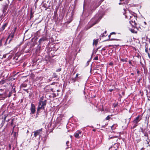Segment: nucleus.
Segmentation results:
<instances>
[{
	"label": "nucleus",
	"mask_w": 150,
	"mask_h": 150,
	"mask_svg": "<svg viewBox=\"0 0 150 150\" xmlns=\"http://www.w3.org/2000/svg\"><path fill=\"white\" fill-rule=\"evenodd\" d=\"M99 6V4H97V2L94 1L92 2L91 4L90 7L88 8V12L89 15L91 14L94 11L96 8Z\"/></svg>",
	"instance_id": "f257e3e1"
},
{
	"label": "nucleus",
	"mask_w": 150,
	"mask_h": 150,
	"mask_svg": "<svg viewBox=\"0 0 150 150\" xmlns=\"http://www.w3.org/2000/svg\"><path fill=\"white\" fill-rule=\"evenodd\" d=\"M102 17L101 15L100 16L99 14H96L94 18L92 19L90 21V23H92V24L90 26V28L92 27L98 23L102 18Z\"/></svg>",
	"instance_id": "f03ea898"
},
{
	"label": "nucleus",
	"mask_w": 150,
	"mask_h": 150,
	"mask_svg": "<svg viewBox=\"0 0 150 150\" xmlns=\"http://www.w3.org/2000/svg\"><path fill=\"white\" fill-rule=\"evenodd\" d=\"M47 101L46 100L44 101H39L38 102V107L37 110V112L40 110H45V108L47 104Z\"/></svg>",
	"instance_id": "7ed1b4c3"
},
{
	"label": "nucleus",
	"mask_w": 150,
	"mask_h": 150,
	"mask_svg": "<svg viewBox=\"0 0 150 150\" xmlns=\"http://www.w3.org/2000/svg\"><path fill=\"white\" fill-rule=\"evenodd\" d=\"M142 119V116L139 115L136 117L133 121V126L132 127V129H134L138 125V123Z\"/></svg>",
	"instance_id": "20e7f679"
},
{
	"label": "nucleus",
	"mask_w": 150,
	"mask_h": 150,
	"mask_svg": "<svg viewBox=\"0 0 150 150\" xmlns=\"http://www.w3.org/2000/svg\"><path fill=\"white\" fill-rule=\"evenodd\" d=\"M130 18H133L132 19L131 21H129V23L133 26H134L136 25V23L135 22V19H136L137 17L134 15H132L130 16Z\"/></svg>",
	"instance_id": "39448f33"
},
{
	"label": "nucleus",
	"mask_w": 150,
	"mask_h": 150,
	"mask_svg": "<svg viewBox=\"0 0 150 150\" xmlns=\"http://www.w3.org/2000/svg\"><path fill=\"white\" fill-rule=\"evenodd\" d=\"M42 129L41 128L40 129H39L37 130L36 131H35L34 132V136L35 137H36L37 136L39 135L40 137L41 136V134H42Z\"/></svg>",
	"instance_id": "423d86ee"
},
{
	"label": "nucleus",
	"mask_w": 150,
	"mask_h": 150,
	"mask_svg": "<svg viewBox=\"0 0 150 150\" xmlns=\"http://www.w3.org/2000/svg\"><path fill=\"white\" fill-rule=\"evenodd\" d=\"M7 97V93L6 91L0 94V100H4Z\"/></svg>",
	"instance_id": "0eeeda50"
},
{
	"label": "nucleus",
	"mask_w": 150,
	"mask_h": 150,
	"mask_svg": "<svg viewBox=\"0 0 150 150\" xmlns=\"http://www.w3.org/2000/svg\"><path fill=\"white\" fill-rule=\"evenodd\" d=\"M47 40V38L46 36H44L41 38H40L39 41V45H40V44L45 41Z\"/></svg>",
	"instance_id": "6e6552de"
},
{
	"label": "nucleus",
	"mask_w": 150,
	"mask_h": 150,
	"mask_svg": "<svg viewBox=\"0 0 150 150\" xmlns=\"http://www.w3.org/2000/svg\"><path fill=\"white\" fill-rule=\"evenodd\" d=\"M15 33H14L11 32V34L9 35L8 36L6 40V42L7 40H8V39L9 38H11V39L9 40V41L8 42V43H10L11 40H12V38L14 37V35Z\"/></svg>",
	"instance_id": "1a4fd4ad"
},
{
	"label": "nucleus",
	"mask_w": 150,
	"mask_h": 150,
	"mask_svg": "<svg viewBox=\"0 0 150 150\" xmlns=\"http://www.w3.org/2000/svg\"><path fill=\"white\" fill-rule=\"evenodd\" d=\"M30 110L31 111V113L34 114L35 113V107L33 103L31 104V107Z\"/></svg>",
	"instance_id": "9d476101"
},
{
	"label": "nucleus",
	"mask_w": 150,
	"mask_h": 150,
	"mask_svg": "<svg viewBox=\"0 0 150 150\" xmlns=\"http://www.w3.org/2000/svg\"><path fill=\"white\" fill-rule=\"evenodd\" d=\"M80 134H81V132L80 131H79L75 133L74 134V135L76 138L77 139H79L80 138Z\"/></svg>",
	"instance_id": "9b49d317"
},
{
	"label": "nucleus",
	"mask_w": 150,
	"mask_h": 150,
	"mask_svg": "<svg viewBox=\"0 0 150 150\" xmlns=\"http://www.w3.org/2000/svg\"><path fill=\"white\" fill-rule=\"evenodd\" d=\"M143 134H144V136L145 137V138H144V139H145L146 140V144H149V142L147 140V139H149V138H148V133H147V132H144V133H143Z\"/></svg>",
	"instance_id": "f8f14e48"
},
{
	"label": "nucleus",
	"mask_w": 150,
	"mask_h": 150,
	"mask_svg": "<svg viewBox=\"0 0 150 150\" xmlns=\"http://www.w3.org/2000/svg\"><path fill=\"white\" fill-rule=\"evenodd\" d=\"M111 35L110 34V35H108V38H109V40L110 41H112L113 40H117V41H118L119 40H120L118 39H116V38H110V37Z\"/></svg>",
	"instance_id": "ddd939ff"
},
{
	"label": "nucleus",
	"mask_w": 150,
	"mask_h": 150,
	"mask_svg": "<svg viewBox=\"0 0 150 150\" xmlns=\"http://www.w3.org/2000/svg\"><path fill=\"white\" fill-rule=\"evenodd\" d=\"M98 39H97L96 40H93V45H95L96 46L98 44Z\"/></svg>",
	"instance_id": "4468645a"
},
{
	"label": "nucleus",
	"mask_w": 150,
	"mask_h": 150,
	"mask_svg": "<svg viewBox=\"0 0 150 150\" xmlns=\"http://www.w3.org/2000/svg\"><path fill=\"white\" fill-rule=\"evenodd\" d=\"M7 25L8 23H5L1 28V30L2 31L4 30L5 29V27L7 26Z\"/></svg>",
	"instance_id": "2eb2a0df"
},
{
	"label": "nucleus",
	"mask_w": 150,
	"mask_h": 150,
	"mask_svg": "<svg viewBox=\"0 0 150 150\" xmlns=\"http://www.w3.org/2000/svg\"><path fill=\"white\" fill-rule=\"evenodd\" d=\"M8 7V6L7 5H5L4 6L3 8V13L5 12Z\"/></svg>",
	"instance_id": "dca6fc26"
},
{
	"label": "nucleus",
	"mask_w": 150,
	"mask_h": 150,
	"mask_svg": "<svg viewBox=\"0 0 150 150\" xmlns=\"http://www.w3.org/2000/svg\"><path fill=\"white\" fill-rule=\"evenodd\" d=\"M145 51L147 53H148V47L147 46V43H145Z\"/></svg>",
	"instance_id": "f3484780"
},
{
	"label": "nucleus",
	"mask_w": 150,
	"mask_h": 150,
	"mask_svg": "<svg viewBox=\"0 0 150 150\" xmlns=\"http://www.w3.org/2000/svg\"><path fill=\"white\" fill-rule=\"evenodd\" d=\"M127 58H125V59H123V58H120V60L123 62H127Z\"/></svg>",
	"instance_id": "a211bd4d"
},
{
	"label": "nucleus",
	"mask_w": 150,
	"mask_h": 150,
	"mask_svg": "<svg viewBox=\"0 0 150 150\" xmlns=\"http://www.w3.org/2000/svg\"><path fill=\"white\" fill-rule=\"evenodd\" d=\"M116 127H117V125L114 124L111 127V128L112 130L115 129Z\"/></svg>",
	"instance_id": "6ab92c4d"
},
{
	"label": "nucleus",
	"mask_w": 150,
	"mask_h": 150,
	"mask_svg": "<svg viewBox=\"0 0 150 150\" xmlns=\"http://www.w3.org/2000/svg\"><path fill=\"white\" fill-rule=\"evenodd\" d=\"M71 79L73 82H74L76 81H77V79H76V78H72Z\"/></svg>",
	"instance_id": "aec40b11"
},
{
	"label": "nucleus",
	"mask_w": 150,
	"mask_h": 150,
	"mask_svg": "<svg viewBox=\"0 0 150 150\" xmlns=\"http://www.w3.org/2000/svg\"><path fill=\"white\" fill-rule=\"evenodd\" d=\"M69 143V141H67V142L66 144L67 147L66 148V149H67L68 148H69V145H68V144Z\"/></svg>",
	"instance_id": "412c9836"
},
{
	"label": "nucleus",
	"mask_w": 150,
	"mask_h": 150,
	"mask_svg": "<svg viewBox=\"0 0 150 150\" xmlns=\"http://www.w3.org/2000/svg\"><path fill=\"white\" fill-rule=\"evenodd\" d=\"M52 76L54 78H57V76L55 73H53Z\"/></svg>",
	"instance_id": "4be33fe9"
},
{
	"label": "nucleus",
	"mask_w": 150,
	"mask_h": 150,
	"mask_svg": "<svg viewBox=\"0 0 150 150\" xmlns=\"http://www.w3.org/2000/svg\"><path fill=\"white\" fill-rule=\"evenodd\" d=\"M21 86L22 87H25L27 86V84L25 83L22 84Z\"/></svg>",
	"instance_id": "5701e85b"
},
{
	"label": "nucleus",
	"mask_w": 150,
	"mask_h": 150,
	"mask_svg": "<svg viewBox=\"0 0 150 150\" xmlns=\"http://www.w3.org/2000/svg\"><path fill=\"white\" fill-rule=\"evenodd\" d=\"M110 118L109 115L108 116L105 118L106 120H109Z\"/></svg>",
	"instance_id": "b1692460"
},
{
	"label": "nucleus",
	"mask_w": 150,
	"mask_h": 150,
	"mask_svg": "<svg viewBox=\"0 0 150 150\" xmlns=\"http://www.w3.org/2000/svg\"><path fill=\"white\" fill-rule=\"evenodd\" d=\"M12 94V93L11 92H10L8 94V95L7 96V97H11Z\"/></svg>",
	"instance_id": "393cba45"
},
{
	"label": "nucleus",
	"mask_w": 150,
	"mask_h": 150,
	"mask_svg": "<svg viewBox=\"0 0 150 150\" xmlns=\"http://www.w3.org/2000/svg\"><path fill=\"white\" fill-rule=\"evenodd\" d=\"M3 40V38H2L0 40V47L2 45V40Z\"/></svg>",
	"instance_id": "a878e982"
},
{
	"label": "nucleus",
	"mask_w": 150,
	"mask_h": 150,
	"mask_svg": "<svg viewBox=\"0 0 150 150\" xmlns=\"http://www.w3.org/2000/svg\"><path fill=\"white\" fill-rule=\"evenodd\" d=\"M62 70L61 68H60L56 70V71L59 72L60 71Z\"/></svg>",
	"instance_id": "bb28decb"
},
{
	"label": "nucleus",
	"mask_w": 150,
	"mask_h": 150,
	"mask_svg": "<svg viewBox=\"0 0 150 150\" xmlns=\"http://www.w3.org/2000/svg\"><path fill=\"white\" fill-rule=\"evenodd\" d=\"M98 56L96 57L93 59L94 60H98Z\"/></svg>",
	"instance_id": "cd10ccee"
},
{
	"label": "nucleus",
	"mask_w": 150,
	"mask_h": 150,
	"mask_svg": "<svg viewBox=\"0 0 150 150\" xmlns=\"http://www.w3.org/2000/svg\"><path fill=\"white\" fill-rule=\"evenodd\" d=\"M131 31L132 33H136V32H135V30H134V29H131Z\"/></svg>",
	"instance_id": "c85d7f7f"
},
{
	"label": "nucleus",
	"mask_w": 150,
	"mask_h": 150,
	"mask_svg": "<svg viewBox=\"0 0 150 150\" xmlns=\"http://www.w3.org/2000/svg\"><path fill=\"white\" fill-rule=\"evenodd\" d=\"M140 129H141V132L143 133H144V132H144V130H143V128H141V127L140 128Z\"/></svg>",
	"instance_id": "c756f323"
},
{
	"label": "nucleus",
	"mask_w": 150,
	"mask_h": 150,
	"mask_svg": "<svg viewBox=\"0 0 150 150\" xmlns=\"http://www.w3.org/2000/svg\"><path fill=\"white\" fill-rule=\"evenodd\" d=\"M72 20V19H71L69 21H67V23L68 24H69V23H70L71 21Z\"/></svg>",
	"instance_id": "7c9ffc66"
},
{
	"label": "nucleus",
	"mask_w": 150,
	"mask_h": 150,
	"mask_svg": "<svg viewBox=\"0 0 150 150\" xmlns=\"http://www.w3.org/2000/svg\"><path fill=\"white\" fill-rule=\"evenodd\" d=\"M16 29H17V28L16 27H15L14 29V30H13V32H12L13 33H15V32H16Z\"/></svg>",
	"instance_id": "2f4dec72"
},
{
	"label": "nucleus",
	"mask_w": 150,
	"mask_h": 150,
	"mask_svg": "<svg viewBox=\"0 0 150 150\" xmlns=\"http://www.w3.org/2000/svg\"><path fill=\"white\" fill-rule=\"evenodd\" d=\"M7 55V54H4L3 55V58H6V56Z\"/></svg>",
	"instance_id": "473e14b6"
},
{
	"label": "nucleus",
	"mask_w": 150,
	"mask_h": 150,
	"mask_svg": "<svg viewBox=\"0 0 150 150\" xmlns=\"http://www.w3.org/2000/svg\"><path fill=\"white\" fill-rule=\"evenodd\" d=\"M8 148L9 150H10L11 148V144H9L8 145Z\"/></svg>",
	"instance_id": "72a5a7b5"
},
{
	"label": "nucleus",
	"mask_w": 150,
	"mask_h": 150,
	"mask_svg": "<svg viewBox=\"0 0 150 150\" xmlns=\"http://www.w3.org/2000/svg\"><path fill=\"white\" fill-rule=\"evenodd\" d=\"M43 96L42 97L40 98L39 101H43Z\"/></svg>",
	"instance_id": "f704fd0d"
},
{
	"label": "nucleus",
	"mask_w": 150,
	"mask_h": 150,
	"mask_svg": "<svg viewBox=\"0 0 150 150\" xmlns=\"http://www.w3.org/2000/svg\"><path fill=\"white\" fill-rule=\"evenodd\" d=\"M106 33V31H105L104 33H103L102 36H105V34Z\"/></svg>",
	"instance_id": "c9c22d12"
},
{
	"label": "nucleus",
	"mask_w": 150,
	"mask_h": 150,
	"mask_svg": "<svg viewBox=\"0 0 150 150\" xmlns=\"http://www.w3.org/2000/svg\"><path fill=\"white\" fill-rule=\"evenodd\" d=\"M111 35H112V34H115V35L116 34V33L115 32H112L110 33Z\"/></svg>",
	"instance_id": "e433bc0d"
},
{
	"label": "nucleus",
	"mask_w": 150,
	"mask_h": 150,
	"mask_svg": "<svg viewBox=\"0 0 150 150\" xmlns=\"http://www.w3.org/2000/svg\"><path fill=\"white\" fill-rule=\"evenodd\" d=\"M116 137H110L109 138V139H112V138H115Z\"/></svg>",
	"instance_id": "4c0bfd02"
},
{
	"label": "nucleus",
	"mask_w": 150,
	"mask_h": 150,
	"mask_svg": "<svg viewBox=\"0 0 150 150\" xmlns=\"http://www.w3.org/2000/svg\"><path fill=\"white\" fill-rule=\"evenodd\" d=\"M79 74H77L76 75V77L75 78H76V79L78 77Z\"/></svg>",
	"instance_id": "58836bf2"
},
{
	"label": "nucleus",
	"mask_w": 150,
	"mask_h": 150,
	"mask_svg": "<svg viewBox=\"0 0 150 150\" xmlns=\"http://www.w3.org/2000/svg\"><path fill=\"white\" fill-rule=\"evenodd\" d=\"M113 64L112 62H110V63H109V64L110 65H113Z\"/></svg>",
	"instance_id": "ea45409f"
},
{
	"label": "nucleus",
	"mask_w": 150,
	"mask_h": 150,
	"mask_svg": "<svg viewBox=\"0 0 150 150\" xmlns=\"http://www.w3.org/2000/svg\"><path fill=\"white\" fill-rule=\"evenodd\" d=\"M105 49L104 48H103L102 49V51H105Z\"/></svg>",
	"instance_id": "a19ab883"
},
{
	"label": "nucleus",
	"mask_w": 150,
	"mask_h": 150,
	"mask_svg": "<svg viewBox=\"0 0 150 150\" xmlns=\"http://www.w3.org/2000/svg\"><path fill=\"white\" fill-rule=\"evenodd\" d=\"M137 74L139 75V71L138 70L137 71Z\"/></svg>",
	"instance_id": "79ce46f5"
},
{
	"label": "nucleus",
	"mask_w": 150,
	"mask_h": 150,
	"mask_svg": "<svg viewBox=\"0 0 150 150\" xmlns=\"http://www.w3.org/2000/svg\"><path fill=\"white\" fill-rule=\"evenodd\" d=\"M113 89H109V91H110V92H112V91H113Z\"/></svg>",
	"instance_id": "37998d69"
},
{
	"label": "nucleus",
	"mask_w": 150,
	"mask_h": 150,
	"mask_svg": "<svg viewBox=\"0 0 150 150\" xmlns=\"http://www.w3.org/2000/svg\"><path fill=\"white\" fill-rule=\"evenodd\" d=\"M147 54H148V57H149V58H150V55L149 53H148Z\"/></svg>",
	"instance_id": "c03bdc74"
},
{
	"label": "nucleus",
	"mask_w": 150,
	"mask_h": 150,
	"mask_svg": "<svg viewBox=\"0 0 150 150\" xmlns=\"http://www.w3.org/2000/svg\"><path fill=\"white\" fill-rule=\"evenodd\" d=\"M129 64H132V62H131V61H129Z\"/></svg>",
	"instance_id": "a18cd8bd"
},
{
	"label": "nucleus",
	"mask_w": 150,
	"mask_h": 150,
	"mask_svg": "<svg viewBox=\"0 0 150 150\" xmlns=\"http://www.w3.org/2000/svg\"><path fill=\"white\" fill-rule=\"evenodd\" d=\"M130 118H129V121L128 122V124H129V121H130Z\"/></svg>",
	"instance_id": "49530a36"
},
{
	"label": "nucleus",
	"mask_w": 150,
	"mask_h": 150,
	"mask_svg": "<svg viewBox=\"0 0 150 150\" xmlns=\"http://www.w3.org/2000/svg\"><path fill=\"white\" fill-rule=\"evenodd\" d=\"M123 4V3H119V5L121 4Z\"/></svg>",
	"instance_id": "de8ad7c7"
},
{
	"label": "nucleus",
	"mask_w": 150,
	"mask_h": 150,
	"mask_svg": "<svg viewBox=\"0 0 150 150\" xmlns=\"http://www.w3.org/2000/svg\"><path fill=\"white\" fill-rule=\"evenodd\" d=\"M4 90H3V89H0V91H3Z\"/></svg>",
	"instance_id": "09e8293b"
},
{
	"label": "nucleus",
	"mask_w": 150,
	"mask_h": 150,
	"mask_svg": "<svg viewBox=\"0 0 150 150\" xmlns=\"http://www.w3.org/2000/svg\"><path fill=\"white\" fill-rule=\"evenodd\" d=\"M105 127V126H103L102 127H103V128H104Z\"/></svg>",
	"instance_id": "8fccbe9b"
},
{
	"label": "nucleus",
	"mask_w": 150,
	"mask_h": 150,
	"mask_svg": "<svg viewBox=\"0 0 150 150\" xmlns=\"http://www.w3.org/2000/svg\"><path fill=\"white\" fill-rule=\"evenodd\" d=\"M140 81V79H139V80L138 81V83H139V82Z\"/></svg>",
	"instance_id": "3c124183"
},
{
	"label": "nucleus",
	"mask_w": 150,
	"mask_h": 150,
	"mask_svg": "<svg viewBox=\"0 0 150 150\" xmlns=\"http://www.w3.org/2000/svg\"><path fill=\"white\" fill-rule=\"evenodd\" d=\"M112 148V146H111L109 148V149H110V148Z\"/></svg>",
	"instance_id": "603ef678"
},
{
	"label": "nucleus",
	"mask_w": 150,
	"mask_h": 150,
	"mask_svg": "<svg viewBox=\"0 0 150 150\" xmlns=\"http://www.w3.org/2000/svg\"><path fill=\"white\" fill-rule=\"evenodd\" d=\"M100 48V47H98L97 48V50H98L99 49V48Z\"/></svg>",
	"instance_id": "864d4df0"
},
{
	"label": "nucleus",
	"mask_w": 150,
	"mask_h": 150,
	"mask_svg": "<svg viewBox=\"0 0 150 150\" xmlns=\"http://www.w3.org/2000/svg\"><path fill=\"white\" fill-rule=\"evenodd\" d=\"M32 17V14H31V18Z\"/></svg>",
	"instance_id": "5fc2aeb1"
},
{
	"label": "nucleus",
	"mask_w": 150,
	"mask_h": 150,
	"mask_svg": "<svg viewBox=\"0 0 150 150\" xmlns=\"http://www.w3.org/2000/svg\"><path fill=\"white\" fill-rule=\"evenodd\" d=\"M124 1V0H120V1Z\"/></svg>",
	"instance_id": "6e6d98bb"
},
{
	"label": "nucleus",
	"mask_w": 150,
	"mask_h": 150,
	"mask_svg": "<svg viewBox=\"0 0 150 150\" xmlns=\"http://www.w3.org/2000/svg\"><path fill=\"white\" fill-rule=\"evenodd\" d=\"M93 131H95V130L94 129H93Z\"/></svg>",
	"instance_id": "4d7b16f0"
},
{
	"label": "nucleus",
	"mask_w": 150,
	"mask_h": 150,
	"mask_svg": "<svg viewBox=\"0 0 150 150\" xmlns=\"http://www.w3.org/2000/svg\"><path fill=\"white\" fill-rule=\"evenodd\" d=\"M6 118V117H5L4 118V120H5Z\"/></svg>",
	"instance_id": "13d9d810"
},
{
	"label": "nucleus",
	"mask_w": 150,
	"mask_h": 150,
	"mask_svg": "<svg viewBox=\"0 0 150 150\" xmlns=\"http://www.w3.org/2000/svg\"><path fill=\"white\" fill-rule=\"evenodd\" d=\"M72 137V136L71 135L70 136V137H71V138Z\"/></svg>",
	"instance_id": "bf43d9fd"
},
{
	"label": "nucleus",
	"mask_w": 150,
	"mask_h": 150,
	"mask_svg": "<svg viewBox=\"0 0 150 150\" xmlns=\"http://www.w3.org/2000/svg\"><path fill=\"white\" fill-rule=\"evenodd\" d=\"M12 123H11V125H12Z\"/></svg>",
	"instance_id": "052dcab7"
},
{
	"label": "nucleus",
	"mask_w": 150,
	"mask_h": 150,
	"mask_svg": "<svg viewBox=\"0 0 150 150\" xmlns=\"http://www.w3.org/2000/svg\"><path fill=\"white\" fill-rule=\"evenodd\" d=\"M125 17H126V18H127V16H126H126H125Z\"/></svg>",
	"instance_id": "680f3d73"
},
{
	"label": "nucleus",
	"mask_w": 150,
	"mask_h": 150,
	"mask_svg": "<svg viewBox=\"0 0 150 150\" xmlns=\"http://www.w3.org/2000/svg\"><path fill=\"white\" fill-rule=\"evenodd\" d=\"M3 15H2V16H1V17H2V16Z\"/></svg>",
	"instance_id": "e2e57ef3"
},
{
	"label": "nucleus",
	"mask_w": 150,
	"mask_h": 150,
	"mask_svg": "<svg viewBox=\"0 0 150 150\" xmlns=\"http://www.w3.org/2000/svg\"><path fill=\"white\" fill-rule=\"evenodd\" d=\"M131 74H133V73H132Z\"/></svg>",
	"instance_id": "0e129e2a"
},
{
	"label": "nucleus",
	"mask_w": 150,
	"mask_h": 150,
	"mask_svg": "<svg viewBox=\"0 0 150 150\" xmlns=\"http://www.w3.org/2000/svg\"><path fill=\"white\" fill-rule=\"evenodd\" d=\"M112 116V115H111V116Z\"/></svg>",
	"instance_id": "69168bd1"
},
{
	"label": "nucleus",
	"mask_w": 150,
	"mask_h": 150,
	"mask_svg": "<svg viewBox=\"0 0 150 150\" xmlns=\"http://www.w3.org/2000/svg\"><path fill=\"white\" fill-rule=\"evenodd\" d=\"M149 50H150V47L149 48Z\"/></svg>",
	"instance_id": "338daca9"
},
{
	"label": "nucleus",
	"mask_w": 150,
	"mask_h": 150,
	"mask_svg": "<svg viewBox=\"0 0 150 150\" xmlns=\"http://www.w3.org/2000/svg\"><path fill=\"white\" fill-rule=\"evenodd\" d=\"M115 150H117V149H115Z\"/></svg>",
	"instance_id": "774afa93"
}]
</instances>
